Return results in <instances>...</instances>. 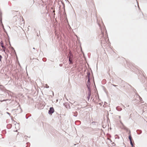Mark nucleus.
Returning a JSON list of instances; mask_svg holds the SVG:
<instances>
[{"label": "nucleus", "instance_id": "15", "mask_svg": "<svg viewBox=\"0 0 147 147\" xmlns=\"http://www.w3.org/2000/svg\"><path fill=\"white\" fill-rule=\"evenodd\" d=\"M2 86L1 85H0V86Z\"/></svg>", "mask_w": 147, "mask_h": 147}, {"label": "nucleus", "instance_id": "9", "mask_svg": "<svg viewBox=\"0 0 147 147\" xmlns=\"http://www.w3.org/2000/svg\"><path fill=\"white\" fill-rule=\"evenodd\" d=\"M62 4L63 5V7H64V4L63 3H62Z\"/></svg>", "mask_w": 147, "mask_h": 147}, {"label": "nucleus", "instance_id": "12", "mask_svg": "<svg viewBox=\"0 0 147 147\" xmlns=\"http://www.w3.org/2000/svg\"><path fill=\"white\" fill-rule=\"evenodd\" d=\"M113 85L114 86H115V85Z\"/></svg>", "mask_w": 147, "mask_h": 147}, {"label": "nucleus", "instance_id": "14", "mask_svg": "<svg viewBox=\"0 0 147 147\" xmlns=\"http://www.w3.org/2000/svg\"><path fill=\"white\" fill-rule=\"evenodd\" d=\"M89 96H90V94H89Z\"/></svg>", "mask_w": 147, "mask_h": 147}, {"label": "nucleus", "instance_id": "8", "mask_svg": "<svg viewBox=\"0 0 147 147\" xmlns=\"http://www.w3.org/2000/svg\"><path fill=\"white\" fill-rule=\"evenodd\" d=\"M2 58V57L1 55H0V61H1V59Z\"/></svg>", "mask_w": 147, "mask_h": 147}, {"label": "nucleus", "instance_id": "6", "mask_svg": "<svg viewBox=\"0 0 147 147\" xmlns=\"http://www.w3.org/2000/svg\"><path fill=\"white\" fill-rule=\"evenodd\" d=\"M130 144H131V145L133 146V145L132 144V141H130Z\"/></svg>", "mask_w": 147, "mask_h": 147}, {"label": "nucleus", "instance_id": "7", "mask_svg": "<svg viewBox=\"0 0 147 147\" xmlns=\"http://www.w3.org/2000/svg\"><path fill=\"white\" fill-rule=\"evenodd\" d=\"M69 61L70 62V63H71V59H70V57L69 58Z\"/></svg>", "mask_w": 147, "mask_h": 147}, {"label": "nucleus", "instance_id": "4", "mask_svg": "<svg viewBox=\"0 0 147 147\" xmlns=\"http://www.w3.org/2000/svg\"><path fill=\"white\" fill-rule=\"evenodd\" d=\"M129 140L130 141H132V137L131 136V135L130 132L129 133Z\"/></svg>", "mask_w": 147, "mask_h": 147}, {"label": "nucleus", "instance_id": "13", "mask_svg": "<svg viewBox=\"0 0 147 147\" xmlns=\"http://www.w3.org/2000/svg\"><path fill=\"white\" fill-rule=\"evenodd\" d=\"M18 133L17 134V135L18 134Z\"/></svg>", "mask_w": 147, "mask_h": 147}, {"label": "nucleus", "instance_id": "2", "mask_svg": "<svg viewBox=\"0 0 147 147\" xmlns=\"http://www.w3.org/2000/svg\"><path fill=\"white\" fill-rule=\"evenodd\" d=\"M54 110L53 108V107H51L49 111V114H51L54 112Z\"/></svg>", "mask_w": 147, "mask_h": 147}, {"label": "nucleus", "instance_id": "1", "mask_svg": "<svg viewBox=\"0 0 147 147\" xmlns=\"http://www.w3.org/2000/svg\"><path fill=\"white\" fill-rule=\"evenodd\" d=\"M13 21L16 22L15 25L16 28H18V27L22 28L24 25V22L23 17L20 16L16 15L14 16L13 18Z\"/></svg>", "mask_w": 147, "mask_h": 147}, {"label": "nucleus", "instance_id": "11", "mask_svg": "<svg viewBox=\"0 0 147 147\" xmlns=\"http://www.w3.org/2000/svg\"><path fill=\"white\" fill-rule=\"evenodd\" d=\"M89 80H90L89 79H88V81H89Z\"/></svg>", "mask_w": 147, "mask_h": 147}, {"label": "nucleus", "instance_id": "5", "mask_svg": "<svg viewBox=\"0 0 147 147\" xmlns=\"http://www.w3.org/2000/svg\"><path fill=\"white\" fill-rule=\"evenodd\" d=\"M0 23H1V24L2 25V26L3 27L2 28H4V26H3V24L1 21V22Z\"/></svg>", "mask_w": 147, "mask_h": 147}, {"label": "nucleus", "instance_id": "3", "mask_svg": "<svg viewBox=\"0 0 147 147\" xmlns=\"http://www.w3.org/2000/svg\"><path fill=\"white\" fill-rule=\"evenodd\" d=\"M1 47L3 48V51H4V52H5V47L3 46V43H1Z\"/></svg>", "mask_w": 147, "mask_h": 147}, {"label": "nucleus", "instance_id": "10", "mask_svg": "<svg viewBox=\"0 0 147 147\" xmlns=\"http://www.w3.org/2000/svg\"><path fill=\"white\" fill-rule=\"evenodd\" d=\"M138 7H139V8H140V7H139V5H138Z\"/></svg>", "mask_w": 147, "mask_h": 147}]
</instances>
